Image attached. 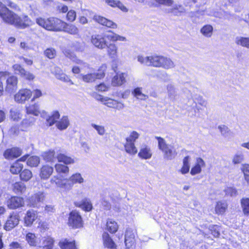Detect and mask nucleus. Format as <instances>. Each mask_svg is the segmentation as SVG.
Wrapping results in <instances>:
<instances>
[{
    "mask_svg": "<svg viewBox=\"0 0 249 249\" xmlns=\"http://www.w3.org/2000/svg\"><path fill=\"white\" fill-rule=\"evenodd\" d=\"M243 212L245 215L249 214V198L245 197L241 200Z\"/></svg>",
    "mask_w": 249,
    "mask_h": 249,
    "instance_id": "09e8293b",
    "label": "nucleus"
},
{
    "mask_svg": "<svg viewBox=\"0 0 249 249\" xmlns=\"http://www.w3.org/2000/svg\"><path fill=\"white\" fill-rule=\"evenodd\" d=\"M55 77L57 79L64 82H69L71 81L70 78L63 72L59 73L56 72Z\"/></svg>",
    "mask_w": 249,
    "mask_h": 249,
    "instance_id": "680f3d73",
    "label": "nucleus"
},
{
    "mask_svg": "<svg viewBox=\"0 0 249 249\" xmlns=\"http://www.w3.org/2000/svg\"><path fill=\"white\" fill-rule=\"evenodd\" d=\"M33 175L32 172L28 169H24L21 172L20 178L21 180L27 181L32 178Z\"/></svg>",
    "mask_w": 249,
    "mask_h": 249,
    "instance_id": "3c124183",
    "label": "nucleus"
},
{
    "mask_svg": "<svg viewBox=\"0 0 249 249\" xmlns=\"http://www.w3.org/2000/svg\"><path fill=\"white\" fill-rule=\"evenodd\" d=\"M23 168V165L16 161L11 166L10 171L13 174H18L21 171Z\"/></svg>",
    "mask_w": 249,
    "mask_h": 249,
    "instance_id": "79ce46f5",
    "label": "nucleus"
},
{
    "mask_svg": "<svg viewBox=\"0 0 249 249\" xmlns=\"http://www.w3.org/2000/svg\"><path fill=\"white\" fill-rule=\"evenodd\" d=\"M244 160V156L241 153H237L233 156L232 161L233 164H237L241 163Z\"/></svg>",
    "mask_w": 249,
    "mask_h": 249,
    "instance_id": "6e6d98bb",
    "label": "nucleus"
},
{
    "mask_svg": "<svg viewBox=\"0 0 249 249\" xmlns=\"http://www.w3.org/2000/svg\"><path fill=\"white\" fill-rule=\"evenodd\" d=\"M50 182L52 184H55L58 187L64 188L68 190L71 189V184L64 182V180L60 175L53 176L51 178Z\"/></svg>",
    "mask_w": 249,
    "mask_h": 249,
    "instance_id": "f8f14e48",
    "label": "nucleus"
},
{
    "mask_svg": "<svg viewBox=\"0 0 249 249\" xmlns=\"http://www.w3.org/2000/svg\"><path fill=\"white\" fill-rule=\"evenodd\" d=\"M36 23L40 26L50 31H60L63 21L55 18H44L38 17L36 18Z\"/></svg>",
    "mask_w": 249,
    "mask_h": 249,
    "instance_id": "f03ea898",
    "label": "nucleus"
},
{
    "mask_svg": "<svg viewBox=\"0 0 249 249\" xmlns=\"http://www.w3.org/2000/svg\"><path fill=\"white\" fill-rule=\"evenodd\" d=\"M61 249H77L75 244V241H70L67 239H62L58 243Z\"/></svg>",
    "mask_w": 249,
    "mask_h": 249,
    "instance_id": "b1692460",
    "label": "nucleus"
},
{
    "mask_svg": "<svg viewBox=\"0 0 249 249\" xmlns=\"http://www.w3.org/2000/svg\"><path fill=\"white\" fill-rule=\"evenodd\" d=\"M43 159L47 162H54L56 159L55 151L53 150H50L42 153Z\"/></svg>",
    "mask_w": 249,
    "mask_h": 249,
    "instance_id": "72a5a7b5",
    "label": "nucleus"
},
{
    "mask_svg": "<svg viewBox=\"0 0 249 249\" xmlns=\"http://www.w3.org/2000/svg\"><path fill=\"white\" fill-rule=\"evenodd\" d=\"M76 17V13L74 10H71L68 12L66 18L68 21L72 22L75 20Z\"/></svg>",
    "mask_w": 249,
    "mask_h": 249,
    "instance_id": "e2e57ef3",
    "label": "nucleus"
},
{
    "mask_svg": "<svg viewBox=\"0 0 249 249\" xmlns=\"http://www.w3.org/2000/svg\"><path fill=\"white\" fill-rule=\"evenodd\" d=\"M5 91L8 93H12L18 88V78L15 76H9L6 77Z\"/></svg>",
    "mask_w": 249,
    "mask_h": 249,
    "instance_id": "9b49d317",
    "label": "nucleus"
},
{
    "mask_svg": "<svg viewBox=\"0 0 249 249\" xmlns=\"http://www.w3.org/2000/svg\"><path fill=\"white\" fill-rule=\"evenodd\" d=\"M0 17L6 23L22 29L34 24V22L27 16H18L9 10L1 2H0Z\"/></svg>",
    "mask_w": 249,
    "mask_h": 249,
    "instance_id": "f257e3e1",
    "label": "nucleus"
},
{
    "mask_svg": "<svg viewBox=\"0 0 249 249\" xmlns=\"http://www.w3.org/2000/svg\"><path fill=\"white\" fill-rule=\"evenodd\" d=\"M32 95V92L27 89H20L14 96L15 101L20 104L24 103L29 100Z\"/></svg>",
    "mask_w": 249,
    "mask_h": 249,
    "instance_id": "6e6552de",
    "label": "nucleus"
},
{
    "mask_svg": "<svg viewBox=\"0 0 249 249\" xmlns=\"http://www.w3.org/2000/svg\"><path fill=\"white\" fill-rule=\"evenodd\" d=\"M68 224L74 229L82 227L83 221L79 212L72 211L70 213Z\"/></svg>",
    "mask_w": 249,
    "mask_h": 249,
    "instance_id": "423d86ee",
    "label": "nucleus"
},
{
    "mask_svg": "<svg viewBox=\"0 0 249 249\" xmlns=\"http://www.w3.org/2000/svg\"><path fill=\"white\" fill-rule=\"evenodd\" d=\"M91 42L95 47L100 49H103L107 46L105 36L101 34L92 36Z\"/></svg>",
    "mask_w": 249,
    "mask_h": 249,
    "instance_id": "9d476101",
    "label": "nucleus"
},
{
    "mask_svg": "<svg viewBox=\"0 0 249 249\" xmlns=\"http://www.w3.org/2000/svg\"><path fill=\"white\" fill-rule=\"evenodd\" d=\"M104 245L108 249H116V245L107 232L103 234Z\"/></svg>",
    "mask_w": 249,
    "mask_h": 249,
    "instance_id": "393cba45",
    "label": "nucleus"
},
{
    "mask_svg": "<svg viewBox=\"0 0 249 249\" xmlns=\"http://www.w3.org/2000/svg\"><path fill=\"white\" fill-rule=\"evenodd\" d=\"M60 114L58 111H55L51 116L47 119L46 121L49 126H52L57 122V120L59 118Z\"/></svg>",
    "mask_w": 249,
    "mask_h": 249,
    "instance_id": "8fccbe9b",
    "label": "nucleus"
},
{
    "mask_svg": "<svg viewBox=\"0 0 249 249\" xmlns=\"http://www.w3.org/2000/svg\"><path fill=\"white\" fill-rule=\"evenodd\" d=\"M134 96L139 99L145 100L147 96L142 92L141 89L140 88H136L133 91Z\"/></svg>",
    "mask_w": 249,
    "mask_h": 249,
    "instance_id": "4d7b16f0",
    "label": "nucleus"
},
{
    "mask_svg": "<svg viewBox=\"0 0 249 249\" xmlns=\"http://www.w3.org/2000/svg\"><path fill=\"white\" fill-rule=\"evenodd\" d=\"M44 55L50 59L53 58L56 55V51L53 48H48L44 51Z\"/></svg>",
    "mask_w": 249,
    "mask_h": 249,
    "instance_id": "bf43d9fd",
    "label": "nucleus"
},
{
    "mask_svg": "<svg viewBox=\"0 0 249 249\" xmlns=\"http://www.w3.org/2000/svg\"><path fill=\"white\" fill-rule=\"evenodd\" d=\"M13 190L16 193H24L26 191V186L21 182H17L13 185Z\"/></svg>",
    "mask_w": 249,
    "mask_h": 249,
    "instance_id": "37998d69",
    "label": "nucleus"
},
{
    "mask_svg": "<svg viewBox=\"0 0 249 249\" xmlns=\"http://www.w3.org/2000/svg\"><path fill=\"white\" fill-rule=\"evenodd\" d=\"M5 79L6 75H4L3 72H0V96L3 94L4 91L2 81H4Z\"/></svg>",
    "mask_w": 249,
    "mask_h": 249,
    "instance_id": "338daca9",
    "label": "nucleus"
},
{
    "mask_svg": "<svg viewBox=\"0 0 249 249\" xmlns=\"http://www.w3.org/2000/svg\"><path fill=\"white\" fill-rule=\"evenodd\" d=\"M21 154V149L18 147H13L6 150L3 153V156L7 160H12L20 156Z\"/></svg>",
    "mask_w": 249,
    "mask_h": 249,
    "instance_id": "f3484780",
    "label": "nucleus"
},
{
    "mask_svg": "<svg viewBox=\"0 0 249 249\" xmlns=\"http://www.w3.org/2000/svg\"><path fill=\"white\" fill-rule=\"evenodd\" d=\"M168 93V96L171 100H174L176 96V92L174 87L171 85H169L167 87Z\"/></svg>",
    "mask_w": 249,
    "mask_h": 249,
    "instance_id": "0e129e2a",
    "label": "nucleus"
},
{
    "mask_svg": "<svg viewBox=\"0 0 249 249\" xmlns=\"http://www.w3.org/2000/svg\"><path fill=\"white\" fill-rule=\"evenodd\" d=\"M218 129L220 130L221 135L225 137H228L231 135V131L229 128L225 125L218 126Z\"/></svg>",
    "mask_w": 249,
    "mask_h": 249,
    "instance_id": "5fc2aeb1",
    "label": "nucleus"
},
{
    "mask_svg": "<svg viewBox=\"0 0 249 249\" xmlns=\"http://www.w3.org/2000/svg\"><path fill=\"white\" fill-rule=\"evenodd\" d=\"M185 12L184 7L180 4H175L173 7L168 9V12L176 16H179Z\"/></svg>",
    "mask_w": 249,
    "mask_h": 249,
    "instance_id": "e433bc0d",
    "label": "nucleus"
},
{
    "mask_svg": "<svg viewBox=\"0 0 249 249\" xmlns=\"http://www.w3.org/2000/svg\"><path fill=\"white\" fill-rule=\"evenodd\" d=\"M53 172V167L48 165H45L40 168L39 176L42 179H47Z\"/></svg>",
    "mask_w": 249,
    "mask_h": 249,
    "instance_id": "4be33fe9",
    "label": "nucleus"
},
{
    "mask_svg": "<svg viewBox=\"0 0 249 249\" xmlns=\"http://www.w3.org/2000/svg\"><path fill=\"white\" fill-rule=\"evenodd\" d=\"M91 95L94 98L98 101H100L102 102H106L107 100V97H104L103 96L98 94L97 92H93L91 93Z\"/></svg>",
    "mask_w": 249,
    "mask_h": 249,
    "instance_id": "69168bd1",
    "label": "nucleus"
},
{
    "mask_svg": "<svg viewBox=\"0 0 249 249\" xmlns=\"http://www.w3.org/2000/svg\"><path fill=\"white\" fill-rule=\"evenodd\" d=\"M19 221V215L14 212H12L8 217V219L4 226V229L7 231H9L17 226Z\"/></svg>",
    "mask_w": 249,
    "mask_h": 249,
    "instance_id": "1a4fd4ad",
    "label": "nucleus"
},
{
    "mask_svg": "<svg viewBox=\"0 0 249 249\" xmlns=\"http://www.w3.org/2000/svg\"><path fill=\"white\" fill-rule=\"evenodd\" d=\"M235 42L237 45L249 49V37L237 36Z\"/></svg>",
    "mask_w": 249,
    "mask_h": 249,
    "instance_id": "a19ab883",
    "label": "nucleus"
},
{
    "mask_svg": "<svg viewBox=\"0 0 249 249\" xmlns=\"http://www.w3.org/2000/svg\"><path fill=\"white\" fill-rule=\"evenodd\" d=\"M56 172L59 174H67L69 172V168L66 165L57 163L54 166Z\"/></svg>",
    "mask_w": 249,
    "mask_h": 249,
    "instance_id": "49530a36",
    "label": "nucleus"
},
{
    "mask_svg": "<svg viewBox=\"0 0 249 249\" xmlns=\"http://www.w3.org/2000/svg\"><path fill=\"white\" fill-rule=\"evenodd\" d=\"M241 170L244 173L245 180L249 183V164H243Z\"/></svg>",
    "mask_w": 249,
    "mask_h": 249,
    "instance_id": "13d9d810",
    "label": "nucleus"
},
{
    "mask_svg": "<svg viewBox=\"0 0 249 249\" xmlns=\"http://www.w3.org/2000/svg\"><path fill=\"white\" fill-rule=\"evenodd\" d=\"M37 217V213L34 210H28L24 218L26 226H31Z\"/></svg>",
    "mask_w": 249,
    "mask_h": 249,
    "instance_id": "a211bd4d",
    "label": "nucleus"
},
{
    "mask_svg": "<svg viewBox=\"0 0 249 249\" xmlns=\"http://www.w3.org/2000/svg\"><path fill=\"white\" fill-rule=\"evenodd\" d=\"M56 159L58 162H63L66 165L73 164L75 162L74 159L63 153L57 154Z\"/></svg>",
    "mask_w": 249,
    "mask_h": 249,
    "instance_id": "c85d7f7f",
    "label": "nucleus"
},
{
    "mask_svg": "<svg viewBox=\"0 0 249 249\" xmlns=\"http://www.w3.org/2000/svg\"><path fill=\"white\" fill-rule=\"evenodd\" d=\"M7 206L10 209H16L23 206L24 201L23 198L13 196L7 200Z\"/></svg>",
    "mask_w": 249,
    "mask_h": 249,
    "instance_id": "4468645a",
    "label": "nucleus"
},
{
    "mask_svg": "<svg viewBox=\"0 0 249 249\" xmlns=\"http://www.w3.org/2000/svg\"><path fill=\"white\" fill-rule=\"evenodd\" d=\"M104 104L109 107L115 108L118 110H121L124 107V105L123 103L108 98H107V101L104 103Z\"/></svg>",
    "mask_w": 249,
    "mask_h": 249,
    "instance_id": "a878e982",
    "label": "nucleus"
},
{
    "mask_svg": "<svg viewBox=\"0 0 249 249\" xmlns=\"http://www.w3.org/2000/svg\"><path fill=\"white\" fill-rule=\"evenodd\" d=\"M42 245L38 247L40 249H53L54 244L53 239L49 236L44 237L42 239Z\"/></svg>",
    "mask_w": 249,
    "mask_h": 249,
    "instance_id": "cd10ccee",
    "label": "nucleus"
},
{
    "mask_svg": "<svg viewBox=\"0 0 249 249\" xmlns=\"http://www.w3.org/2000/svg\"><path fill=\"white\" fill-rule=\"evenodd\" d=\"M45 194L42 192H38L28 198V205L34 208H38L40 203L45 199Z\"/></svg>",
    "mask_w": 249,
    "mask_h": 249,
    "instance_id": "0eeeda50",
    "label": "nucleus"
},
{
    "mask_svg": "<svg viewBox=\"0 0 249 249\" xmlns=\"http://www.w3.org/2000/svg\"><path fill=\"white\" fill-rule=\"evenodd\" d=\"M137 61L139 62H169L170 59L168 57L154 53L146 56L140 54L137 56Z\"/></svg>",
    "mask_w": 249,
    "mask_h": 249,
    "instance_id": "39448f33",
    "label": "nucleus"
},
{
    "mask_svg": "<svg viewBox=\"0 0 249 249\" xmlns=\"http://www.w3.org/2000/svg\"><path fill=\"white\" fill-rule=\"evenodd\" d=\"M70 182L68 183H71V187L73 186L74 184L78 183L81 184L84 182V179L82 177L81 175L79 173H76L72 175L68 179Z\"/></svg>",
    "mask_w": 249,
    "mask_h": 249,
    "instance_id": "7c9ffc66",
    "label": "nucleus"
},
{
    "mask_svg": "<svg viewBox=\"0 0 249 249\" xmlns=\"http://www.w3.org/2000/svg\"><path fill=\"white\" fill-rule=\"evenodd\" d=\"M105 1L106 3L112 7H118L123 12L127 11L126 7L119 1L115 0H105Z\"/></svg>",
    "mask_w": 249,
    "mask_h": 249,
    "instance_id": "c9c22d12",
    "label": "nucleus"
},
{
    "mask_svg": "<svg viewBox=\"0 0 249 249\" xmlns=\"http://www.w3.org/2000/svg\"><path fill=\"white\" fill-rule=\"evenodd\" d=\"M10 117L14 121H18L21 119L22 115L20 110L16 107L12 108L10 110Z\"/></svg>",
    "mask_w": 249,
    "mask_h": 249,
    "instance_id": "a18cd8bd",
    "label": "nucleus"
},
{
    "mask_svg": "<svg viewBox=\"0 0 249 249\" xmlns=\"http://www.w3.org/2000/svg\"><path fill=\"white\" fill-rule=\"evenodd\" d=\"M70 125V121L68 116H64L56 124L57 128L60 130H63L66 129Z\"/></svg>",
    "mask_w": 249,
    "mask_h": 249,
    "instance_id": "473e14b6",
    "label": "nucleus"
},
{
    "mask_svg": "<svg viewBox=\"0 0 249 249\" xmlns=\"http://www.w3.org/2000/svg\"><path fill=\"white\" fill-rule=\"evenodd\" d=\"M26 113L38 116L40 114L39 105L37 103L26 106Z\"/></svg>",
    "mask_w": 249,
    "mask_h": 249,
    "instance_id": "c756f323",
    "label": "nucleus"
},
{
    "mask_svg": "<svg viewBox=\"0 0 249 249\" xmlns=\"http://www.w3.org/2000/svg\"><path fill=\"white\" fill-rule=\"evenodd\" d=\"M228 208L227 203L225 201H218L215 208V211L217 214H222L226 211Z\"/></svg>",
    "mask_w": 249,
    "mask_h": 249,
    "instance_id": "58836bf2",
    "label": "nucleus"
},
{
    "mask_svg": "<svg viewBox=\"0 0 249 249\" xmlns=\"http://www.w3.org/2000/svg\"><path fill=\"white\" fill-rule=\"evenodd\" d=\"M213 32V27L210 25L204 26L200 30V33L205 36L210 37L212 36Z\"/></svg>",
    "mask_w": 249,
    "mask_h": 249,
    "instance_id": "de8ad7c7",
    "label": "nucleus"
},
{
    "mask_svg": "<svg viewBox=\"0 0 249 249\" xmlns=\"http://www.w3.org/2000/svg\"><path fill=\"white\" fill-rule=\"evenodd\" d=\"M35 118L33 116H26L21 123L22 129H25L33 125L35 122Z\"/></svg>",
    "mask_w": 249,
    "mask_h": 249,
    "instance_id": "ea45409f",
    "label": "nucleus"
},
{
    "mask_svg": "<svg viewBox=\"0 0 249 249\" xmlns=\"http://www.w3.org/2000/svg\"><path fill=\"white\" fill-rule=\"evenodd\" d=\"M76 206H78L85 211L89 212L92 209V205L89 199L85 198L81 202L75 203Z\"/></svg>",
    "mask_w": 249,
    "mask_h": 249,
    "instance_id": "bb28decb",
    "label": "nucleus"
},
{
    "mask_svg": "<svg viewBox=\"0 0 249 249\" xmlns=\"http://www.w3.org/2000/svg\"><path fill=\"white\" fill-rule=\"evenodd\" d=\"M152 155L151 150L148 146L145 144L142 145L140 152L138 153V156L140 158L147 160L151 158Z\"/></svg>",
    "mask_w": 249,
    "mask_h": 249,
    "instance_id": "5701e85b",
    "label": "nucleus"
},
{
    "mask_svg": "<svg viewBox=\"0 0 249 249\" xmlns=\"http://www.w3.org/2000/svg\"><path fill=\"white\" fill-rule=\"evenodd\" d=\"M134 235L130 230L126 231L125 235V244L127 248L132 247L134 243Z\"/></svg>",
    "mask_w": 249,
    "mask_h": 249,
    "instance_id": "2f4dec72",
    "label": "nucleus"
},
{
    "mask_svg": "<svg viewBox=\"0 0 249 249\" xmlns=\"http://www.w3.org/2000/svg\"><path fill=\"white\" fill-rule=\"evenodd\" d=\"M205 166L206 164L204 160L201 158H197L195 166L191 170L190 174L192 176H195L200 173L202 171V168L205 167Z\"/></svg>",
    "mask_w": 249,
    "mask_h": 249,
    "instance_id": "6ab92c4d",
    "label": "nucleus"
},
{
    "mask_svg": "<svg viewBox=\"0 0 249 249\" xmlns=\"http://www.w3.org/2000/svg\"><path fill=\"white\" fill-rule=\"evenodd\" d=\"M225 195L233 197L237 195V191L236 188L232 187H227L224 190Z\"/></svg>",
    "mask_w": 249,
    "mask_h": 249,
    "instance_id": "864d4df0",
    "label": "nucleus"
},
{
    "mask_svg": "<svg viewBox=\"0 0 249 249\" xmlns=\"http://www.w3.org/2000/svg\"><path fill=\"white\" fill-rule=\"evenodd\" d=\"M13 68L16 74H20L22 77L27 80H31L35 78L33 74L26 71L18 63H16L14 65Z\"/></svg>",
    "mask_w": 249,
    "mask_h": 249,
    "instance_id": "2eb2a0df",
    "label": "nucleus"
},
{
    "mask_svg": "<svg viewBox=\"0 0 249 249\" xmlns=\"http://www.w3.org/2000/svg\"><path fill=\"white\" fill-rule=\"evenodd\" d=\"M91 125L97 131L99 135L103 136L105 134L106 130L104 126L94 124H91Z\"/></svg>",
    "mask_w": 249,
    "mask_h": 249,
    "instance_id": "052dcab7",
    "label": "nucleus"
},
{
    "mask_svg": "<svg viewBox=\"0 0 249 249\" xmlns=\"http://www.w3.org/2000/svg\"><path fill=\"white\" fill-rule=\"evenodd\" d=\"M93 20L98 23L112 29H116L117 25L112 21L99 15H94Z\"/></svg>",
    "mask_w": 249,
    "mask_h": 249,
    "instance_id": "dca6fc26",
    "label": "nucleus"
},
{
    "mask_svg": "<svg viewBox=\"0 0 249 249\" xmlns=\"http://www.w3.org/2000/svg\"><path fill=\"white\" fill-rule=\"evenodd\" d=\"M25 240L30 247H36L37 244V237L35 234L29 232L26 234Z\"/></svg>",
    "mask_w": 249,
    "mask_h": 249,
    "instance_id": "4c0bfd02",
    "label": "nucleus"
},
{
    "mask_svg": "<svg viewBox=\"0 0 249 249\" xmlns=\"http://www.w3.org/2000/svg\"><path fill=\"white\" fill-rule=\"evenodd\" d=\"M62 30L73 35H78L79 33V29L76 26L71 24H68L64 21L61 25V31Z\"/></svg>",
    "mask_w": 249,
    "mask_h": 249,
    "instance_id": "412c9836",
    "label": "nucleus"
},
{
    "mask_svg": "<svg viewBox=\"0 0 249 249\" xmlns=\"http://www.w3.org/2000/svg\"><path fill=\"white\" fill-rule=\"evenodd\" d=\"M105 76V73L103 71H100L95 73H88L82 75L83 80L87 83L92 82L96 79H101Z\"/></svg>",
    "mask_w": 249,
    "mask_h": 249,
    "instance_id": "aec40b11",
    "label": "nucleus"
},
{
    "mask_svg": "<svg viewBox=\"0 0 249 249\" xmlns=\"http://www.w3.org/2000/svg\"><path fill=\"white\" fill-rule=\"evenodd\" d=\"M158 142V148L162 152L163 157L167 160H173L177 156L178 152L174 146L167 144L165 140L160 137L155 136Z\"/></svg>",
    "mask_w": 249,
    "mask_h": 249,
    "instance_id": "7ed1b4c3",
    "label": "nucleus"
},
{
    "mask_svg": "<svg viewBox=\"0 0 249 249\" xmlns=\"http://www.w3.org/2000/svg\"><path fill=\"white\" fill-rule=\"evenodd\" d=\"M140 134L136 131H132L129 135L125 138V143L124 144L126 152L130 155H135L137 152V149L135 145V142L139 139Z\"/></svg>",
    "mask_w": 249,
    "mask_h": 249,
    "instance_id": "20e7f679",
    "label": "nucleus"
},
{
    "mask_svg": "<svg viewBox=\"0 0 249 249\" xmlns=\"http://www.w3.org/2000/svg\"><path fill=\"white\" fill-rule=\"evenodd\" d=\"M118 226L117 223L112 220L108 219L107 222V229L111 233H115L117 231Z\"/></svg>",
    "mask_w": 249,
    "mask_h": 249,
    "instance_id": "c03bdc74",
    "label": "nucleus"
},
{
    "mask_svg": "<svg viewBox=\"0 0 249 249\" xmlns=\"http://www.w3.org/2000/svg\"><path fill=\"white\" fill-rule=\"evenodd\" d=\"M32 92V94H33V98L31 100L32 102L34 101L36 99L42 96V93L41 91L39 89H36L34 90Z\"/></svg>",
    "mask_w": 249,
    "mask_h": 249,
    "instance_id": "774afa93",
    "label": "nucleus"
},
{
    "mask_svg": "<svg viewBox=\"0 0 249 249\" xmlns=\"http://www.w3.org/2000/svg\"><path fill=\"white\" fill-rule=\"evenodd\" d=\"M39 162V158L37 156H34L28 158L27 164L31 167H36L38 165Z\"/></svg>",
    "mask_w": 249,
    "mask_h": 249,
    "instance_id": "603ef678",
    "label": "nucleus"
},
{
    "mask_svg": "<svg viewBox=\"0 0 249 249\" xmlns=\"http://www.w3.org/2000/svg\"><path fill=\"white\" fill-rule=\"evenodd\" d=\"M112 68L114 71L117 73V75L114 76L112 79V84L114 86H121L125 82V74L124 73L119 74L118 72H117V63H114V64L112 66Z\"/></svg>",
    "mask_w": 249,
    "mask_h": 249,
    "instance_id": "ddd939ff",
    "label": "nucleus"
},
{
    "mask_svg": "<svg viewBox=\"0 0 249 249\" xmlns=\"http://www.w3.org/2000/svg\"><path fill=\"white\" fill-rule=\"evenodd\" d=\"M107 52L109 56L111 58H116L118 54V47L114 43L107 45Z\"/></svg>",
    "mask_w": 249,
    "mask_h": 249,
    "instance_id": "f704fd0d",
    "label": "nucleus"
}]
</instances>
